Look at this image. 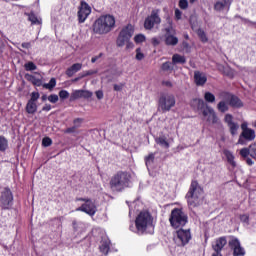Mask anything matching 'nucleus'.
<instances>
[{
  "label": "nucleus",
  "mask_w": 256,
  "mask_h": 256,
  "mask_svg": "<svg viewBox=\"0 0 256 256\" xmlns=\"http://www.w3.org/2000/svg\"><path fill=\"white\" fill-rule=\"evenodd\" d=\"M98 72H99L98 70H87L81 74V79L85 77H89L91 75H97Z\"/></svg>",
  "instance_id": "obj_41"
},
{
  "label": "nucleus",
  "mask_w": 256,
  "mask_h": 256,
  "mask_svg": "<svg viewBox=\"0 0 256 256\" xmlns=\"http://www.w3.org/2000/svg\"><path fill=\"white\" fill-rule=\"evenodd\" d=\"M57 85V80L55 78H51L49 83L43 84L44 89H49L50 91L55 89V86Z\"/></svg>",
  "instance_id": "obj_33"
},
{
  "label": "nucleus",
  "mask_w": 256,
  "mask_h": 256,
  "mask_svg": "<svg viewBox=\"0 0 256 256\" xmlns=\"http://www.w3.org/2000/svg\"><path fill=\"white\" fill-rule=\"evenodd\" d=\"M30 99L28 101L32 102V103H37V101L39 100V92H32L30 95Z\"/></svg>",
  "instance_id": "obj_42"
},
{
  "label": "nucleus",
  "mask_w": 256,
  "mask_h": 256,
  "mask_svg": "<svg viewBox=\"0 0 256 256\" xmlns=\"http://www.w3.org/2000/svg\"><path fill=\"white\" fill-rule=\"evenodd\" d=\"M241 129H242V131H249V129H251V128L248 127L247 122H243L241 124Z\"/></svg>",
  "instance_id": "obj_61"
},
{
  "label": "nucleus",
  "mask_w": 256,
  "mask_h": 256,
  "mask_svg": "<svg viewBox=\"0 0 256 256\" xmlns=\"http://www.w3.org/2000/svg\"><path fill=\"white\" fill-rule=\"evenodd\" d=\"M135 33V29L133 28V25L128 24L126 27H124L116 40L117 47H125L126 49H133V43L131 42V37H133V34Z\"/></svg>",
  "instance_id": "obj_5"
},
{
  "label": "nucleus",
  "mask_w": 256,
  "mask_h": 256,
  "mask_svg": "<svg viewBox=\"0 0 256 256\" xmlns=\"http://www.w3.org/2000/svg\"><path fill=\"white\" fill-rule=\"evenodd\" d=\"M123 84H114V91H122Z\"/></svg>",
  "instance_id": "obj_59"
},
{
  "label": "nucleus",
  "mask_w": 256,
  "mask_h": 256,
  "mask_svg": "<svg viewBox=\"0 0 256 256\" xmlns=\"http://www.w3.org/2000/svg\"><path fill=\"white\" fill-rule=\"evenodd\" d=\"M255 130L249 129L242 131L238 139V145H245V141H254L255 140Z\"/></svg>",
  "instance_id": "obj_17"
},
{
  "label": "nucleus",
  "mask_w": 256,
  "mask_h": 256,
  "mask_svg": "<svg viewBox=\"0 0 256 256\" xmlns=\"http://www.w3.org/2000/svg\"><path fill=\"white\" fill-rule=\"evenodd\" d=\"M136 228L130 226V231H134L138 233V235H143L149 229H155V225L153 224V216L149 211H142L138 214L135 220Z\"/></svg>",
  "instance_id": "obj_2"
},
{
  "label": "nucleus",
  "mask_w": 256,
  "mask_h": 256,
  "mask_svg": "<svg viewBox=\"0 0 256 256\" xmlns=\"http://www.w3.org/2000/svg\"><path fill=\"white\" fill-rule=\"evenodd\" d=\"M72 225L74 231H83V229L85 228V223L77 222L76 220L72 222Z\"/></svg>",
  "instance_id": "obj_35"
},
{
  "label": "nucleus",
  "mask_w": 256,
  "mask_h": 256,
  "mask_svg": "<svg viewBox=\"0 0 256 256\" xmlns=\"http://www.w3.org/2000/svg\"><path fill=\"white\" fill-rule=\"evenodd\" d=\"M28 21H30L32 23V25H37L39 24V19L37 18V16L33 13L28 14Z\"/></svg>",
  "instance_id": "obj_40"
},
{
  "label": "nucleus",
  "mask_w": 256,
  "mask_h": 256,
  "mask_svg": "<svg viewBox=\"0 0 256 256\" xmlns=\"http://www.w3.org/2000/svg\"><path fill=\"white\" fill-rule=\"evenodd\" d=\"M191 241V230L180 228L174 234V242L178 247H185Z\"/></svg>",
  "instance_id": "obj_10"
},
{
  "label": "nucleus",
  "mask_w": 256,
  "mask_h": 256,
  "mask_svg": "<svg viewBox=\"0 0 256 256\" xmlns=\"http://www.w3.org/2000/svg\"><path fill=\"white\" fill-rule=\"evenodd\" d=\"M160 13L161 10L159 9L152 10L150 16H148L144 21V28L151 31L155 25H161V17L159 16Z\"/></svg>",
  "instance_id": "obj_11"
},
{
  "label": "nucleus",
  "mask_w": 256,
  "mask_h": 256,
  "mask_svg": "<svg viewBox=\"0 0 256 256\" xmlns=\"http://www.w3.org/2000/svg\"><path fill=\"white\" fill-rule=\"evenodd\" d=\"M24 69L25 71H37V65H35L33 62H27L24 65Z\"/></svg>",
  "instance_id": "obj_38"
},
{
  "label": "nucleus",
  "mask_w": 256,
  "mask_h": 256,
  "mask_svg": "<svg viewBox=\"0 0 256 256\" xmlns=\"http://www.w3.org/2000/svg\"><path fill=\"white\" fill-rule=\"evenodd\" d=\"M231 5V1L230 0H220L217 1L214 4V9L215 11H223V9H225V7H227V5Z\"/></svg>",
  "instance_id": "obj_27"
},
{
  "label": "nucleus",
  "mask_w": 256,
  "mask_h": 256,
  "mask_svg": "<svg viewBox=\"0 0 256 256\" xmlns=\"http://www.w3.org/2000/svg\"><path fill=\"white\" fill-rule=\"evenodd\" d=\"M240 155L242 157H249V155H251V146H249V149L247 148H243L240 150Z\"/></svg>",
  "instance_id": "obj_44"
},
{
  "label": "nucleus",
  "mask_w": 256,
  "mask_h": 256,
  "mask_svg": "<svg viewBox=\"0 0 256 256\" xmlns=\"http://www.w3.org/2000/svg\"><path fill=\"white\" fill-rule=\"evenodd\" d=\"M73 123H74V127L76 129H79V127H81V124L83 123V119L82 118H76V119H74Z\"/></svg>",
  "instance_id": "obj_52"
},
{
  "label": "nucleus",
  "mask_w": 256,
  "mask_h": 256,
  "mask_svg": "<svg viewBox=\"0 0 256 256\" xmlns=\"http://www.w3.org/2000/svg\"><path fill=\"white\" fill-rule=\"evenodd\" d=\"M168 25L164 27V43L169 47H175L179 43V38L175 36L177 34L175 28H173V22L168 19Z\"/></svg>",
  "instance_id": "obj_8"
},
{
  "label": "nucleus",
  "mask_w": 256,
  "mask_h": 256,
  "mask_svg": "<svg viewBox=\"0 0 256 256\" xmlns=\"http://www.w3.org/2000/svg\"><path fill=\"white\" fill-rule=\"evenodd\" d=\"M26 112L29 115H35V113H37V102H31L28 100L26 104Z\"/></svg>",
  "instance_id": "obj_26"
},
{
  "label": "nucleus",
  "mask_w": 256,
  "mask_h": 256,
  "mask_svg": "<svg viewBox=\"0 0 256 256\" xmlns=\"http://www.w3.org/2000/svg\"><path fill=\"white\" fill-rule=\"evenodd\" d=\"M42 145L43 147H51V145H53V140H51L49 137H45L42 140Z\"/></svg>",
  "instance_id": "obj_43"
},
{
  "label": "nucleus",
  "mask_w": 256,
  "mask_h": 256,
  "mask_svg": "<svg viewBox=\"0 0 256 256\" xmlns=\"http://www.w3.org/2000/svg\"><path fill=\"white\" fill-rule=\"evenodd\" d=\"M102 56H103V53H100L99 55L92 57L91 63H97V61H99V59H101Z\"/></svg>",
  "instance_id": "obj_54"
},
{
  "label": "nucleus",
  "mask_w": 256,
  "mask_h": 256,
  "mask_svg": "<svg viewBox=\"0 0 256 256\" xmlns=\"http://www.w3.org/2000/svg\"><path fill=\"white\" fill-rule=\"evenodd\" d=\"M217 109L220 113H227L229 111V104L222 100L217 104Z\"/></svg>",
  "instance_id": "obj_32"
},
{
  "label": "nucleus",
  "mask_w": 256,
  "mask_h": 256,
  "mask_svg": "<svg viewBox=\"0 0 256 256\" xmlns=\"http://www.w3.org/2000/svg\"><path fill=\"white\" fill-rule=\"evenodd\" d=\"M240 221L246 225H249V214H243L240 216Z\"/></svg>",
  "instance_id": "obj_49"
},
{
  "label": "nucleus",
  "mask_w": 256,
  "mask_h": 256,
  "mask_svg": "<svg viewBox=\"0 0 256 256\" xmlns=\"http://www.w3.org/2000/svg\"><path fill=\"white\" fill-rule=\"evenodd\" d=\"M145 58V55L141 52V48L136 49V59L137 61H142Z\"/></svg>",
  "instance_id": "obj_46"
},
{
  "label": "nucleus",
  "mask_w": 256,
  "mask_h": 256,
  "mask_svg": "<svg viewBox=\"0 0 256 256\" xmlns=\"http://www.w3.org/2000/svg\"><path fill=\"white\" fill-rule=\"evenodd\" d=\"M180 9H187L189 7V2L187 0H179Z\"/></svg>",
  "instance_id": "obj_51"
},
{
  "label": "nucleus",
  "mask_w": 256,
  "mask_h": 256,
  "mask_svg": "<svg viewBox=\"0 0 256 256\" xmlns=\"http://www.w3.org/2000/svg\"><path fill=\"white\" fill-rule=\"evenodd\" d=\"M8 147V141L5 136H0V151H6Z\"/></svg>",
  "instance_id": "obj_37"
},
{
  "label": "nucleus",
  "mask_w": 256,
  "mask_h": 256,
  "mask_svg": "<svg viewBox=\"0 0 256 256\" xmlns=\"http://www.w3.org/2000/svg\"><path fill=\"white\" fill-rule=\"evenodd\" d=\"M93 93L89 90H74L70 95V101H77V99H91Z\"/></svg>",
  "instance_id": "obj_15"
},
{
  "label": "nucleus",
  "mask_w": 256,
  "mask_h": 256,
  "mask_svg": "<svg viewBox=\"0 0 256 256\" xmlns=\"http://www.w3.org/2000/svg\"><path fill=\"white\" fill-rule=\"evenodd\" d=\"M131 185V174L127 171H118L110 179V188L117 193L127 189Z\"/></svg>",
  "instance_id": "obj_4"
},
{
  "label": "nucleus",
  "mask_w": 256,
  "mask_h": 256,
  "mask_svg": "<svg viewBox=\"0 0 256 256\" xmlns=\"http://www.w3.org/2000/svg\"><path fill=\"white\" fill-rule=\"evenodd\" d=\"M96 97L99 100L103 99V97H104L103 91L102 90L96 91Z\"/></svg>",
  "instance_id": "obj_58"
},
{
  "label": "nucleus",
  "mask_w": 256,
  "mask_h": 256,
  "mask_svg": "<svg viewBox=\"0 0 256 256\" xmlns=\"http://www.w3.org/2000/svg\"><path fill=\"white\" fill-rule=\"evenodd\" d=\"M224 155L228 161V163L232 166V167H236V163H235V156H233V153L229 150H224Z\"/></svg>",
  "instance_id": "obj_30"
},
{
  "label": "nucleus",
  "mask_w": 256,
  "mask_h": 256,
  "mask_svg": "<svg viewBox=\"0 0 256 256\" xmlns=\"http://www.w3.org/2000/svg\"><path fill=\"white\" fill-rule=\"evenodd\" d=\"M156 143L157 145H160V147H164V149H169V142L165 136L156 138Z\"/></svg>",
  "instance_id": "obj_31"
},
{
  "label": "nucleus",
  "mask_w": 256,
  "mask_h": 256,
  "mask_svg": "<svg viewBox=\"0 0 256 256\" xmlns=\"http://www.w3.org/2000/svg\"><path fill=\"white\" fill-rule=\"evenodd\" d=\"M151 43L152 45H154V47H157V45H159L161 43V41L159 40V38H152L151 39Z\"/></svg>",
  "instance_id": "obj_56"
},
{
  "label": "nucleus",
  "mask_w": 256,
  "mask_h": 256,
  "mask_svg": "<svg viewBox=\"0 0 256 256\" xmlns=\"http://www.w3.org/2000/svg\"><path fill=\"white\" fill-rule=\"evenodd\" d=\"M175 95L171 93H161L158 99V110L162 113H167L171 111L176 104Z\"/></svg>",
  "instance_id": "obj_7"
},
{
  "label": "nucleus",
  "mask_w": 256,
  "mask_h": 256,
  "mask_svg": "<svg viewBox=\"0 0 256 256\" xmlns=\"http://www.w3.org/2000/svg\"><path fill=\"white\" fill-rule=\"evenodd\" d=\"M229 105L231 107L239 109V108L243 107V102L241 101V99H239V97L232 95L229 100Z\"/></svg>",
  "instance_id": "obj_25"
},
{
  "label": "nucleus",
  "mask_w": 256,
  "mask_h": 256,
  "mask_svg": "<svg viewBox=\"0 0 256 256\" xmlns=\"http://www.w3.org/2000/svg\"><path fill=\"white\" fill-rule=\"evenodd\" d=\"M48 101L50 103H57V101H59V96L57 94H52L48 96Z\"/></svg>",
  "instance_id": "obj_48"
},
{
  "label": "nucleus",
  "mask_w": 256,
  "mask_h": 256,
  "mask_svg": "<svg viewBox=\"0 0 256 256\" xmlns=\"http://www.w3.org/2000/svg\"><path fill=\"white\" fill-rule=\"evenodd\" d=\"M201 195H203V188H201L197 180H193L186 194V200H187L188 206L191 209L195 207H199V205L203 203V198L201 197Z\"/></svg>",
  "instance_id": "obj_3"
},
{
  "label": "nucleus",
  "mask_w": 256,
  "mask_h": 256,
  "mask_svg": "<svg viewBox=\"0 0 256 256\" xmlns=\"http://www.w3.org/2000/svg\"><path fill=\"white\" fill-rule=\"evenodd\" d=\"M110 245H111V241H109V239L107 238H103L100 244L101 253H103L104 255H107L109 253V250L111 249Z\"/></svg>",
  "instance_id": "obj_24"
},
{
  "label": "nucleus",
  "mask_w": 256,
  "mask_h": 256,
  "mask_svg": "<svg viewBox=\"0 0 256 256\" xmlns=\"http://www.w3.org/2000/svg\"><path fill=\"white\" fill-rule=\"evenodd\" d=\"M60 99H69V92L67 90H61L59 92Z\"/></svg>",
  "instance_id": "obj_50"
},
{
  "label": "nucleus",
  "mask_w": 256,
  "mask_h": 256,
  "mask_svg": "<svg viewBox=\"0 0 256 256\" xmlns=\"http://www.w3.org/2000/svg\"><path fill=\"white\" fill-rule=\"evenodd\" d=\"M26 79L27 81H30V83L32 85H35L36 87H41V85H43V81H41V79L31 75V74H26Z\"/></svg>",
  "instance_id": "obj_29"
},
{
  "label": "nucleus",
  "mask_w": 256,
  "mask_h": 256,
  "mask_svg": "<svg viewBox=\"0 0 256 256\" xmlns=\"http://www.w3.org/2000/svg\"><path fill=\"white\" fill-rule=\"evenodd\" d=\"M169 221L174 229H181L187 225L189 218L182 209L175 208L171 211Z\"/></svg>",
  "instance_id": "obj_6"
},
{
  "label": "nucleus",
  "mask_w": 256,
  "mask_h": 256,
  "mask_svg": "<svg viewBox=\"0 0 256 256\" xmlns=\"http://www.w3.org/2000/svg\"><path fill=\"white\" fill-rule=\"evenodd\" d=\"M135 43H143L145 41V35L143 34H138L134 37Z\"/></svg>",
  "instance_id": "obj_47"
},
{
  "label": "nucleus",
  "mask_w": 256,
  "mask_h": 256,
  "mask_svg": "<svg viewBox=\"0 0 256 256\" xmlns=\"http://www.w3.org/2000/svg\"><path fill=\"white\" fill-rule=\"evenodd\" d=\"M250 157L256 159V143L250 145Z\"/></svg>",
  "instance_id": "obj_45"
},
{
  "label": "nucleus",
  "mask_w": 256,
  "mask_h": 256,
  "mask_svg": "<svg viewBox=\"0 0 256 256\" xmlns=\"http://www.w3.org/2000/svg\"><path fill=\"white\" fill-rule=\"evenodd\" d=\"M194 83L197 87H203L207 83V74L201 71L194 72Z\"/></svg>",
  "instance_id": "obj_19"
},
{
  "label": "nucleus",
  "mask_w": 256,
  "mask_h": 256,
  "mask_svg": "<svg viewBox=\"0 0 256 256\" xmlns=\"http://www.w3.org/2000/svg\"><path fill=\"white\" fill-rule=\"evenodd\" d=\"M115 29V16L106 14L96 19L92 25L95 35H107Z\"/></svg>",
  "instance_id": "obj_1"
},
{
  "label": "nucleus",
  "mask_w": 256,
  "mask_h": 256,
  "mask_svg": "<svg viewBox=\"0 0 256 256\" xmlns=\"http://www.w3.org/2000/svg\"><path fill=\"white\" fill-rule=\"evenodd\" d=\"M76 201H83L84 203L76 209V211H81L82 213H86V215H90L93 217L97 213V206L95 202L90 198H76Z\"/></svg>",
  "instance_id": "obj_9"
},
{
  "label": "nucleus",
  "mask_w": 256,
  "mask_h": 256,
  "mask_svg": "<svg viewBox=\"0 0 256 256\" xmlns=\"http://www.w3.org/2000/svg\"><path fill=\"white\" fill-rule=\"evenodd\" d=\"M0 203L2 209H9L13 205V192L9 188H4L0 194Z\"/></svg>",
  "instance_id": "obj_12"
},
{
  "label": "nucleus",
  "mask_w": 256,
  "mask_h": 256,
  "mask_svg": "<svg viewBox=\"0 0 256 256\" xmlns=\"http://www.w3.org/2000/svg\"><path fill=\"white\" fill-rule=\"evenodd\" d=\"M162 85H164L165 87H173V83H171V81L169 80L163 81Z\"/></svg>",
  "instance_id": "obj_62"
},
{
  "label": "nucleus",
  "mask_w": 256,
  "mask_h": 256,
  "mask_svg": "<svg viewBox=\"0 0 256 256\" xmlns=\"http://www.w3.org/2000/svg\"><path fill=\"white\" fill-rule=\"evenodd\" d=\"M228 245H229L230 249H232L234 256H243V255H245V248H243L241 246V242L239 241V239H237L235 237H232L229 240Z\"/></svg>",
  "instance_id": "obj_14"
},
{
  "label": "nucleus",
  "mask_w": 256,
  "mask_h": 256,
  "mask_svg": "<svg viewBox=\"0 0 256 256\" xmlns=\"http://www.w3.org/2000/svg\"><path fill=\"white\" fill-rule=\"evenodd\" d=\"M191 106L197 111H203L207 107V103L201 98H195L191 101Z\"/></svg>",
  "instance_id": "obj_22"
},
{
  "label": "nucleus",
  "mask_w": 256,
  "mask_h": 256,
  "mask_svg": "<svg viewBox=\"0 0 256 256\" xmlns=\"http://www.w3.org/2000/svg\"><path fill=\"white\" fill-rule=\"evenodd\" d=\"M42 111H51V104H45L42 107Z\"/></svg>",
  "instance_id": "obj_63"
},
{
  "label": "nucleus",
  "mask_w": 256,
  "mask_h": 256,
  "mask_svg": "<svg viewBox=\"0 0 256 256\" xmlns=\"http://www.w3.org/2000/svg\"><path fill=\"white\" fill-rule=\"evenodd\" d=\"M182 15H183V12H181V10H179V9L175 10V17L178 21H179V19H181Z\"/></svg>",
  "instance_id": "obj_55"
},
{
  "label": "nucleus",
  "mask_w": 256,
  "mask_h": 256,
  "mask_svg": "<svg viewBox=\"0 0 256 256\" xmlns=\"http://www.w3.org/2000/svg\"><path fill=\"white\" fill-rule=\"evenodd\" d=\"M21 47H23V49H31V42H24L21 44Z\"/></svg>",
  "instance_id": "obj_60"
},
{
  "label": "nucleus",
  "mask_w": 256,
  "mask_h": 256,
  "mask_svg": "<svg viewBox=\"0 0 256 256\" xmlns=\"http://www.w3.org/2000/svg\"><path fill=\"white\" fill-rule=\"evenodd\" d=\"M204 100L206 101V103H215V94L211 92H205Z\"/></svg>",
  "instance_id": "obj_36"
},
{
  "label": "nucleus",
  "mask_w": 256,
  "mask_h": 256,
  "mask_svg": "<svg viewBox=\"0 0 256 256\" xmlns=\"http://www.w3.org/2000/svg\"><path fill=\"white\" fill-rule=\"evenodd\" d=\"M89 15H91V6H89L87 2L82 1L77 13L78 23L87 21V17H89Z\"/></svg>",
  "instance_id": "obj_13"
},
{
  "label": "nucleus",
  "mask_w": 256,
  "mask_h": 256,
  "mask_svg": "<svg viewBox=\"0 0 256 256\" xmlns=\"http://www.w3.org/2000/svg\"><path fill=\"white\" fill-rule=\"evenodd\" d=\"M163 71H169L171 69V62H165L162 64Z\"/></svg>",
  "instance_id": "obj_53"
},
{
  "label": "nucleus",
  "mask_w": 256,
  "mask_h": 256,
  "mask_svg": "<svg viewBox=\"0 0 256 256\" xmlns=\"http://www.w3.org/2000/svg\"><path fill=\"white\" fill-rule=\"evenodd\" d=\"M225 245H227V238L220 237L214 242L212 249L213 251L221 252L223 251V247H225Z\"/></svg>",
  "instance_id": "obj_20"
},
{
  "label": "nucleus",
  "mask_w": 256,
  "mask_h": 256,
  "mask_svg": "<svg viewBox=\"0 0 256 256\" xmlns=\"http://www.w3.org/2000/svg\"><path fill=\"white\" fill-rule=\"evenodd\" d=\"M77 131V128L75 126H72L70 128H67L64 133H75Z\"/></svg>",
  "instance_id": "obj_57"
},
{
  "label": "nucleus",
  "mask_w": 256,
  "mask_h": 256,
  "mask_svg": "<svg viewBox=\"0 0 256 256\" xmlns=\"http://www.w3.org/2000/svg\"><path fill=\"white\" fill-rule=\"evenodd\" d=\"M81 69H83V64L81 63H75L73 64L71 67H69L67 70H66V75L68 77H73V75L79 71H81Z\"/></svg>",
  "instance_id": "obj_23"
},
{
  "label": "nucleus",
  "mask_w": 256,
  "mask_h": 256,
  "mask_svg": "<svg viewBox=\"0 0 256 256\" xmlns=\"http://www.w3.org/2000/svg\"><path fill=\"white\" fill-rule=\"evenodd\" d=\"M172 63L174 65H185V63H187V59L185 58V56H181V54H174L172 56Z\"/></svg>",
  "instance_id": "obj_28"
},
{
  "label": "nucleus",
  "mask_w": 256,
  "mask_h": 256,
  "mask_svg": "<svg viewBox=\"0 0 256 256\" xmlns=\"http://www.w3.org/2000/svg\"><path fill=\"white\" fill-rule=\"evenodd\" d=\"M231 97H232V94L229 92L219 93V99H221L222 101H230Z\"/></svg>",
  "instance_id": "obj_39"
},
{
  "label": "nucleus",
  "mask_w": 256,
  "mask_h": 256,
  "mask_svg": "<svg viewBox=\"0 0 256 256\" xmlns=\"http://www.w3.org/2000/svg\"><path fill=\"white\" fill-rule=\"evenodd\" d=\"M202 115L207 119L208 123H212L213 125H215V123H217L218 121L215 110L209 105L206 106L205 109L202 111Z\"/></svg>",
  "instance_id": "obj_16"
},
{
  "label": "nucleus",
  "mask_w": 256,
  "mask_h": 256,
  "mask_svg": "<svg viewBox=\"0 0 256 256\" xmlns=\"http://www.w3.org/2000/svg\"><path fill=\"white\" fill-rule=\"evenodd\" d=\"M241 20H242L244 23H250V25H256V22L250 21V20L247 19V18H241Z\"/></svg>",
  "instance_id": "obj_64"
},
{
  "label": "nucleus",
  "mask_w": 256,
  "mask_h": 256,
  "mask_svg": "<svg viewBox=\"0 0 256 256\" xmlns=\"http://www.w3.org/2000/svg\"><path fill=\"white\" fill-rule=\"evenodd\" d=\"M225 123L229 127L231 135H237V131H239V124L237 122H233V115L226 114L224 118Z\"/></svg>",
  "instance_id": "obj_18"
},
{
  "label": "nucleus",
  "mask_w": 256,
  "mask_h": 256,
  "mask_svg": "<svg viewBox=\"0 0 256 256\" xmlns=\"http://www.w3.org/2000/svg\"><path fill=\"white\" fill-rule=\"evenodd\" d=\"M145 163H146V167H151V165H153V163H155V154L150 153L148 156H146Z\"/></svg>",
  "instance_id": "obj_34"
},
{
  "label": "nucleus",
  "mask_w": 256,
  "mask_h": 256,
  "mask_svg": "<svg viewBox=\"0 0 256 256\" xmlns=\"http://www.w3.org/2000/svg\"><path fill=\"white\" fill-rule=\"evenodd\" d=\"M190 24H191L193 31H196V33H197L199 39L202 41V43H207V41H209V38H207V34L205 33V31L201 28L197 29V26L192 21H190Z\"/></svg>",
  "instance_id": "obj_21"
}]
</instances>
